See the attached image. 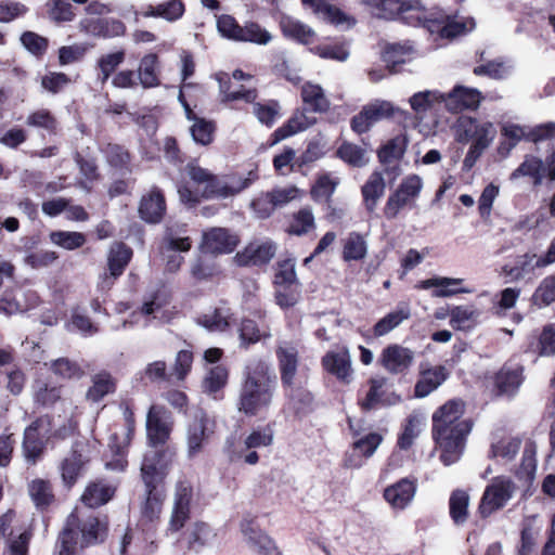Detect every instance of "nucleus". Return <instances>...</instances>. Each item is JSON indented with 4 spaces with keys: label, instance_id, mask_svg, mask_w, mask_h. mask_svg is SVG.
Returning a JSON list of instances; mask_svg holds the SVG:
<instances>
[{
    "label": "nucleus",
    "instance_id": "obj_31",
    "mask_svg": "<svg viewBox=\"0 0 555 555\" xmlns=\"http://www.w3.org/2000/svg\"><path fill=\"white\" fill-rule=\"evenodd\" d=\"M522 383L520 367H502L495 375V386L501 395H513Z\"/></svg>",
    "mask_w": 555,
    "mask_h": 555
},
{
    "label": "nucleus",
    "instance_id": "obj_9",
    "mask_svg": "<svg viewBox=\"0 0 555 555\" xmlns=\"http://www.w3.org/2000/svg\"><path fill=\"white\" fill-rule=\"evenodd\" d=\"M192 500V485L186 480L177 482L173 493L172 511L168 524L169 531L177 532L183 528L186 520L190 518Z\"/></svg>",
    "mask_w": 555,
    "mask_h": 555
},
{
    "label": "nucleus",
    "instance_id": "obj_5",
    "mask_svg": "<svg viewBox=\"0 0 555 555\" xmlns=\"http://www.w3.org/2000/svg\"><path fill=\"white\" fill-rule=\"evenodd\" d=\"M185 170L190 179L203 188L202 196L205 198L232 197L258 179L257 173L253 170L246 177L231 176L220 179L195 163L188 164Z\"/></svg>",
    "mask_w": 555,
    "mask_h": 555
},
{
    "label": "nucleus",
    "instance_id": "obj_43",
    "mask_svg": "<svg viewBox=\"0 0 555 555\" xmlns=\"http://www.w3.org/2000/svg\"><path fill=\"white\" fill-rule=\"evenodd\" d=\"M411 55L412 51L410 47L390 44L384 48V64L391 73H397V67L410 61Z\"/></svg>",
    "mask_w": 555,
    "mask_h": 555
},
{
    "label": "nucleus",
    "instance_id": "obj_13",
    "mask_svg": "<svg viewBox=\"0 0 555 555\" xmlns=\"http://www.w3.org/2000/svg\"><path fill=\"white\" fill-rule=\"evenodd\" d=\"M414 351L402 345L393 344L384 349V370L391 374L403 375L414 361Z\"/></svg>",
    "mask_w": 555,
    "mask_h": 555
},
{
    "label": "nucleus",
    "instance_id": "obj_38",
    "mask_svg": "<svg viewBox=\"0 0 555 555\" xmlns=\"http://www.w3.org/2000/svg\"><path fill=\"white\" fill-rule=\"evenodd\" d=\"M232 313L225 306L216 308L212 312L204 314L199 323L211 332H222L229 327Z\"/></svg>",
    "mask_w": 555,
    "mask_h": 555
},
{
    "label": "nucleus",
    "instance_id": "obj_64",
    "mask_svg": "<svg viewBox=\"0 0 555 555\" xmlns=\"http://www.w3.org/2000/svg\"><path fill=\"white\" fill-rule=\"evenodd\" d=\"M26 124L31 127L44 129L48 132H54L57 125L55 117L44 108L30 113L27 116Z\"/></svg>",
    "mask_w": 555,
    "mask_h": 555
},
{
    "label": "nucleus",
    "instance_id": "obj_60",
    "mask_svg": "<svg viewBox=\"0 0 555 555\" xmlns=\"http://www.w3.org/2000/svg\"><path fill=\"white\" fill-rule=\"evenodd\" d=\"M520 440L518 438L503 439L491 447V456L501 457L511 461L515 457L520 449Z\"/></svg>",
    "mask_w": 555,
    "mask_h": 555
},
{
    "label": "nucleus",
    "instance_id": "obj_20",
    "mask_svg": "<svg viewBox=\"0 0 555 555\" xmlns=\"http://www.w3.org/2000/svg\"><path fill=\"white\" fill-rule=\"evenodd\" d=\"M210 420L208 416L198 411L194 414L192 423L188 428V453L190 456L196 455L203 448L204 442L210 433Z\"/></svg>",
    "mask_w": 555,
    "mask_h": 555
},
{
    "label": "nucleus",
    "instance_id": "obj_59",
    "mask_svg": "<svg viewBox=\"0 0 555 555\" xmlns=\"http://www.w3.org/2000/svg\"><path fill=\"white\" fill-rule=\"evenodd\" d=\"M338 156L352 166H363L366 164V152L352 143H344L337 151Z\"/></svg>",
    "mask_w": 555,
    "mask_h": 555
},
{
    "label": "nucleus",
    "instance_id": "obj_8",
    "mask_svg": "<svg viewBox=\"0 0 555 555\" xmlns=\"http://www.w3.org/2000/svg\"><path fill=\"white\" fill-rule=\"evenodd\" d=\"M423 180L417 175L405 177L398 189L388 197L386 212L389 218H395L401 209L411 205L420 195Z\"/></svg>",
    "mask_w": 555,
    "mask_h": 555
},
{
    "label": "nucleus",
    "instance_id": "obj_62",
    "mask_svg": "<svg viewBox=\"0 0 555 555\" xmlns=\"http://www.w3.org/2000/svg\"><path fill=\"white\" fill-rule=\"evenodd\" d=\"M295 261L292 259L279 263L275 273V286L300 285L295 271Z\"/></svg>",
    "mask_w": 555,
    "mask_h": 555
},
{
    "label": "nucleus",
    "instance_id": "obj_35",
    "mask_svg": "<svg viewBox=\"0 0 555 555\" xmlns=\"http://www.w3.org/2000/svg\"><path fill=\"white\" fill-rule=\"evenodd\" d=\"M125 51L119 50L106 54H102L95 63V67L99 70L98 81L104 85L116 68L125 61Z\"/></svg>",
    "mask_w": 555,
    "mask_h": 555
},
{
    "label": "nucleus",
    "instance_id": "obj_46",
    "mask_svg": "<svg viewBox=\"0 0 555 555\" xmlns=\"http://www.w3.org/2000/svg\"><path fill=\"white\" fill-rule=\"evenodd\" d=\"M49 237L54 245L67 250L77 249L86 243V236L80 232L53 231Z\"/></svg>",
    "mask_w": 555,
    "mask_h": 555
},
{
    "label": "nucleus",
    "instance_id": "obj_27",
    "mask_svg": "<svg viewBox=\"0 0 555 555\" xmlns=\"http://www.w3.org/2000/svg\"><path fill=\"white\" fill-rule=\"evenodd\" d=\"M280 26L285 37L304 44L311 43L315 37V33L311 27L292 16H282Z\"/></svg>",
    "mask_w": 555,
    "mask_h": 555
},
{
    "label": "nucleus",
    "instance_id": "obj_49",
    "mask_svg": "<svg viewBox=\"0 0 555 555\" xmlns=\"http://www.w3.org/2000/svg\"><path fill=\"white\" fill-rule=\"evenodd\" d=\"M409 143L405 130L401 131L384 144V163L402 158Z\"/></svg>",
    "mask_w": 555,
    "mask_h": 555
},
{
    "label": "nucleus",
    "instance_id": "obj_6",
    "mask_svg": "<svg viewBox=\"0 0 555 555\" xmlns=\"http://www.w3.org/2000/svg\"><path fill=\"white\" fill-rule=\"evenodd\" d=\"M172 430V417L169 411L160 405H152L146 415V435L151 449L146 451L144 456L152 452L167 451L170 454L169 463L171 462L173 452L165 447Z\"/></svg>",
    "mask_w": 555,
    "mask_h": 555
},
{
    "label": "nucleus",
    "instance_id": "obj_10",
    "mask_svg": "<svg viewBox=\"0 0 555 555\" xmlns=\"http://www.w3.org/2000/svg\"><path fill=\"white\" fill-rule=\"evenodd\" d=\"M323 369L338 382L349 385L353 380L354 371L348 348L327 351L322 358Z\"/></svg>",
    "mask_w": 555,
    "mask_h": 555
},
{
    "label": "nucleus",
    "instance_id": "obj_11",
    "mask_svg": "<svg viewBox=\"0 0 555 555\" xmlns=\"http://www.w3.org/2000/svg\"><path fill=\"white\" fill-rule=\"evenodd\" d=\"M49 421L47 417H39L33 422L24 431L23 451L28 463L35 464L44 450L43 438L47 434Z\"/></svg>",
    "mask_w": 555,
    "mask_h": 555
},
{
    "label": "nucleus",
    "instance_id": "obj_40",
    "mask_svg": "<svg viewBox=\"0 0 555 555\" xmlns=\"http://www.w3.org/2000/svg\"><path fill=\"white\" fill-rule=\"evenodd\" d=\"M114 390L115 382L112 375L107 372H101L93 376L92 386L87 392V398L93 402H98Z\"/></svg>",
    "mask_w": 555,
    "mask_h": 555
},
{
    "label": "nucleus",
    "instance_id": "obj_52",
    "mask_svg": "<svg viewBox=\"0 0 555 555\" xmlns=\"http://www.w3.org/2000/svg\"><path fill=\"white\" fill-rule=\"evenodd\" d=\"M217 30L221 37L237 41L242 33V26L230 14H221L216 16Z\"/></svg>",
    "mask_w": 555,
    "mask_h": 555
},
{
    "label": "nucleus",
    "instance_id": "obj_25",
    "mask_svg": "<svg viewBox=\"0 0 555 555\" xmlns=\"http://www.w3.org/2000/svg\"><path fill=\"white\" fill-rule=\"evenodd\" d=\"M546 167L544 162L529 154L524 157L522 163L511 173L509 180L514 181L521 177H528L532 179L534 186H539L543 182Z\"/></svg>",
    "mask_w": 555,
    "mask_h": 555
},
{
    "label": "nucleus",
    "instance_id": "obj_7",
    "mask_svg": "<svg viewBox=\"0 0 555 555\" xmlns=\"http://www.w3.org/2000/svg\"><path fill=\"white\" fill-rule=\"evenodd\" d=\"M516 490L515 483L505 477H495L483 491L479 504V513L482 517L490 516L493 512L503 508L513 498Z\"/></svg>",
    "mask_w": 555,
    "mask_h": 555
},
{
    "label": "nucleus",
    "instance_id": "obj_54",
    "mask_svg": "<svg viewBox=\"0 0 555 555\" xmlns=\"http://www.w3.org/2000/svg\"><path fill=\"white\" fill-rule=\"evenodd\" d=\"M450 324L457 330L465 328L467 324L479 317L474 306H457L450 311Z\"/></svg>",
    "mask_w": 555,
    "mask_h": 555
},
{
    "label": "nucleus",
    "instance_id": "obj_21",
    "mask_svg": "<svg viewBox=\"0 0 555 555\" xmlns=\"http://www.w3.org/2000/svg\"><path fill=\"white\" fill-rule=\"evenodd\" d=\"M242 533L247 544L261 555H282L270 537L263 533L251 521L242 524Z\"/></svg>",
    "mask_w": 555,
    "mask_h": 555
},
{
    "label": "nucleus",
    "instance_id": "obj_29",
    "mask_svg": "<svg viewBox=\"0 0 555 555\" xmlns=\"http://www.w3.org/2000/svg\"><path fill=\"white\" fill-rule=\"evenodd\" d=\"M165 244L163 254L167 259V270L175 272L183 261V257L176 253L188 251L191 248L190 238L168 236L165 240Z\"/></svg>",
    "mask_w": 555,
    "mask_h": 555
},
{
    "label": "nucleus",
    "instance_id": "obj_17",
    "mask_svg": "<svg viewBox=\"0 0 555 555\" xmlns=\"http://www.w3.org/2000/svg\"><path fill=\"white\" fill-rule=\"evenodd\" d=\"M88 461L83 453V444L76 443L72 453L60 465L62 481L66 487L70 488L76 483Z\"/></svg>",
    "mask_w": 555,
    "mask_h": 555
},
{
    "label": "nucleus",
    "instance_id": "obj_16",
    "mask_svg": "<svg viewBox=\"0 0 555 555\" xmlns=\"http://www.w3.org/2000/svg\"><path fill=\"white\" fill-rule=\"evenodd\" d=\"M236 244L237 237L223 228H212L203 233L202 249L205 253H232Z\"/></svg>",
    "mask_w": 555,
    "mask_h": 555
},
{
    "label": "nucleus",
    "instance_id": "obj_12",
    "mask_svg": "<svg viewBox=\"0 0 555 555\" xmlns=\"http://www.w3.org/2000/svg\"><path fill=\"white\" fill-rule=\"evenodd\" d=\"M273 442V431L269 427L257 428L249 433L242 446L237 450V455L244 459L249 465H255L259 461V455L255 449L269 447Z\"/></svg>",
    "mask_w": 555,
    "mask_h": 555
},
{
    "label": "nucleus",
    "instance_id": "obj_23",
    "mask_svg": "<svg viewBox=\"0 0 555 555\" xmlns=\"http://www.w3.org/2000/svg\"><path fill=\"white\" fill-rule=\"evenodd\" d=\"M276 358L283 385L292 386L298 365V351L296 347L288 343L281 344L276 349Z\"/></svg>",
    "mask_w": 555,
    "mask_h": 555
},
{
    "label": "nucleus",
    "instance_id": "obj_48",
    "mask_svg": "<svg viewBox=\"0 0 555 555\" xmlns=\"http://www.w3.org/2000/svg\"><path fill=\"white\" fill-rule=\"evenodd\" d=\"M532 301L540 308L555 302V273L542 280L532 295Z\"/></svg>",
    "mask_w": 555,
    "mask_h": 555
},
{
    "label": "nucleus",
    "instance_id": "obj_32",
    "mask_svg": "<svg viewBox=\"0 0 555 555\" xmlns=\"http://www.w3.org/2000/svg\"><path fill=\"white\" fill-rule=\"evenodd\" d=\"M301 98L308 108L315 113H322L328 109L330 101L323 89L319 85L306 82L301 87Z\"/></svg>",
    "mask_w": 555,
    "mask_h": 555
},
{
    "label": "nucleus",
    "instance_id": "obj_41",
    "mask_svg": "<svg viewBox=\"0 0 555 555\" xmlns=\"http://www.w3.org/2000/svg\"><path fill=\"white\" fill-rule=\"evenodd\" d=\"M475 21L470 17H448L444 25L439 29L442 38L453 39L473 30Z\"/></svg>",
    "mask_w": 555,
    "mask_h": 555
},
{
    "label": "nucleus",
    "instance_id": "obj_63",
    "mask_svg": "<svg viewBox=\"0 0 555 555\" xmlns=\"http://www.w3.org/2000/svg\"><path fill=\"white\" fill-rule=\"evenodd\" d=\"M410 317V305L408 302H399L395 310L384 317V334L392 331Z\"/></svg>",
    "mask_w": 555,
    "mask_h": 555
},
{
    "label": "nucleus",
    "instance_id": "obj_51",
    "mask_svg": "<svg viewBox=\"0 0 555 555\" xmlns=\"http://www.w3.org/2000/svg\"><path fill=\"white\" fill-rule=\"evenodd\" d=\"M366 254V243L358 233H350L344 244V259L345 260H359Z\"/></svg>",
    "mask_w": 555,
    "mask_h": 555
},
{
    "label": "nucleus",
    "instance_id": "obj_42",
    "mask_svg": "<svg viewBox=\"0 0 555 555\" xmlns=\"http://www.w3.org/2000/svg\"><path fill=\"white\" fill-rule=\"evenodd\" d=\"M444 93L437 90H425L414 93L409 102L416 114H424L429 111L434 104L443 102Z\"/></svg>",
    "mask_w": 555,
    "mask_h": 555
},
{
    "label": "nucleus",
    "instance_id": "obj_33",
    "mask_svg": "<svg viewBox=\"0 0 555 555\" xmlns=\"http://www.w3.org/2000/svg\"><path fill=\"white\" fill-rule=\"evenodd\" d=\"M28 494L35 506L39 509L47 508L53 501L54 494L50 481L34 479L28 483Z\"/></svg>",
    "mask_w": 555,
    "mask_h": 555
},
{
    "label": "nucleus",
    "instance_id": "obj_50",
    "mask_svg": "<svg viewBox=\"0 0 555 555\" xmlns=\"http://www.w3.org/2000/svg\"><path fill=\"white\" fill-rule=\"evenodd\" d=\"M228 380V371L221 365L214 366L209 370L203 380V389L208 393H216L222 389Z\"/></svg>",
    "mask_w": 555,
    "mask_h": 555
},
{
    "label": "nucleus",
    "instance_id": "obj_22",
    "mask_svg": "<svg viewBox=\"0 0 555 555\" xmlns=\"http://www.w3.org/2000/svg\"><path fill=\"white\" fill-rule=\"evenodd\" d=\"M448 377V371L443 365L425 367L421 366L420 378L415 385V397L424 398L436 390Z\"/></svg>",
    "mask_w": 555,
    "mask_h": 555
},
{
    "label": "nucleus",
    "instance_id": "obj_55",
    "mask_svg": "<svg viewBox=\"0 0 555 555\" xmlns=\"http://www.w3.org/2000/svg\"><path fill=\"white\" fill-rule=\"evenodd\" d=\"M275 254V246L266 242L258 245H249L245 250V256L253 264H262L269 262Z\"/></svg>",
    "mask_w": 555,
    "mask_h": 555
},
{
    "label": "nucleus",
    "instance_id": "obj_19",
    "mask_svg": "<svg viewBox=\"0 0 555 555\" xmlns=\"http://www.w3.org/2000/svg\"><path fill=\"white\" fill-rule=\"evenodd\" d=\"M481 100V93L477 89L456 86L444 94L443 102L450 112H460L463 109H475Z\"/></svg>",
    "mask_w": 555,
    "mask_h": 555
},
{
    "label": "nucleus",
    "instance_id": "obj_28",
    "mask_svg": "<svg viewBox=\"0 0 555 555\" xmlns=\"http://www.w3.org/2000/svg\"><path fill=\"white\" fill-rule=\"evenodd\" d=\"M302 3L311 8L314 13L335 25H346L350 27L354 24V21L350 16L346 15L336 7L325 3L324 0H302Z\"/></svg>",
    "mask_w": 555,
    "mask_h": 555
},
{
    "label": "nucleus",
    "instance_id": "obj_4",
    "mask_svg": "<svg viewBox=\"0 0 555 555\" xmlns=\"http://www.w3.org/2000/svg\"><path fill=\"white\" fill-rule=\"evenodd\" d=\"M169 457L170 454L167 451H152L143 457L141 476L147 498L142 508V516L149 521L157 519L162 512L164 495L157 487L167 474Z\"/></svg>",
    "mask_w": 555,
    "mask_h": 555
},
{
    "label": "nucleus",
    "instance_id": "obj_24",
    "mask_svg": "<svg viewBox=\"0 0 555 555\" xmlns=\"http://www.w3.org/2000/svg\"><path fill=\"white\" fill-rule=\"evenodd\" d=\"M165 209L166 205L163 194L159 190L153 189L147 195L142 197L139 214L146 222L157 223L162 220Z\"/></svg>",
    "mask_w": 555,
    "mask_h": 555
},
{
    "label": "nucleus",
    "instance_id": "obj_39",
    "mask_svg": "<svg viewBox=\"0 0 555 555\" xmlns=\"http://www.w3.org/2000/svg\"><path fill=\"white\" fill-rule=\"evenodd\" d=\"M382 116V105L372 104L365 106L357 116L351 120V128L357 133H363L370 129L371 126L376 124Z\"/></svg>",
    "mask_w": 555,
    "mask_h": 555
},
{
    "label": "nucleus",
    "instance_id": "obj_53",
    "mask_svg": "<svg viewBox=\"0 0 555 555\" xmlns=\"http://www.w3.org/2000/svg\"><path fill=\"white\" fill-rule=\"evenodd\" d=\"M529 350L538 352L539 356H554L555 328L552 325L545 326L539 336L538 343L531 344Z\"/></svg>",
    "mask_w": 555,
    "mask_h": 555
},
{
    "label": "nucleus",
    "instance_id": "obj_34",
    "mask_svg": "<svg viewBox=\"0 0 555 555\" xmlns=\"http://www.w3.org/2000/svg\"><path fill=\"white\" fill-rule=\"evenodd\" d=\"M314 118H311L309 116H307L305 113H296L288 121L286 125L278 128L274 133H273V137H274V140H273V144L275 143H279L280 141L293 135V134H296L300 131H304L306 130L307 128H309L311 125L314 124Z\"/></svg>",
    "mask_w": 555,
    "mask_h": 555
},
{
    "label": "nucleus",
    "instance_id": "obj_30",
    "mask_svg": "<svg viewBox=\"0 0 555 555\" xmlns=\"http://www.w3.org/2000/svg\"><path fill=\"white\" fill-rule=\"evenodd\" d=\"M138 78L143 88H154L160 85L158 78V57L155 53L144 55L139 64Z\"/></svg>",
    "mask_w": 555,
    "mask_h": 555
},
{
    "label": "nucleus",
    "instance_id": "obj_26",
    "mask_svg": "<svg viewBox=\"0 0 555 555\" xmlns=\"http://www.w3.org/2000/svg\"><path fill=\"white\" fill-rule=\"evenodd\" d=\"M116 488L104 480L90 482L82 495L81 501L91 508L107 503L114 495Z\"/></svg>",
    "mask_w": 555,
    "mask_h": 555
},
{
    "label": "nucleus",
    "instance_id": "obj_3",
    "mask_svg": "<svg viewBox=\"0 0 555 555\" xmlns=\"http://www.w3.org/2000/svg\"><path fill=\"white\" fill-rule=\"evenodd\" d=\"M80 546L101 543L107 535V524L93 513L75 508L67 517L65 527L56 542L57 555H77V534Z\"/></svg>",
    "mask_w": 555,
    "mask_h": 555
},
{
    "label": "nucleus",
    "instance_id": "obj_15",
    "mask_svg": "<svg viewBox=\"0 0 555 555\" xmlns=\"http://www.w3.org/2000/svg\"><path fill=\"white\" fill-rule=\"evenodd\" d=\"M132 257V249L124 243H114L107 254V267L109 275L105 274L102 281V287L109 288L113 280L120 276Z\"/></svg>",
    "mask_w": 555,
    "mask_h": 555
},
{
    "label": "nucleus",
    "instance_id": "obj_61",
    "mask_svg": "<svg viewBox=\"0 0 555 555\" xmlns=\"http://www.w3.org/2000/svg\"><path fill=\"white\" fill-rule=\"evenodd\" d=\"M338 184V180L330 173L320 175L312 188V195L317 199L327 201Z\"/></svg>",
    "mask_w": 555,
    "mask_h": 555
},
{
    "label": "nucleus",
    "instance_id": "obj_37",
    "mask_svg": "<svg viewBox=\"0 0 555 555\" xmlns=\"http://www.w3.org/2000/svg\"><path fill=\"white\" fill-rule=\"evenodd\" d=\"M463 283L462 279L453 278H434L422 281L420 288L428 289L435 287L434 296L436 297H449L457 293H467L466 289H454L452 286L460 285Z\"/></svg>",
    "mask_w": 555,
    "mask_h": 555
},
{
    "label": "nucleus",
    "instance_id": "obj_36",
    "mask_svg": "<svg viewBox=\"0 0 555 555\" xmlns=\"http://www.w3.org/2000/svg\"><path fill=\"white\" fill-rule=\"evenodd\" d=\"M469 495L464 490H454L449 500L450 516L455 525H463L468 518Z\"/></svg>",
    "mask_w": 555,
    "mask_h": 555
},
{
    "label": "nucleus",
    "instance_id": "obj_56",
    "mask_svg": "<svg viewBox=\"0 0 555 555\" xmlns=\"http://www.w3.org/2000/svg\"><path fill=\"white\" fill-rule=\"evenodd\" d=\"M314 228V216L309 207L301 208L294 215V219L289 227V233L302 235Z\"/></svg>",
    "mask_w": 555,
    "mask_h": 555
},
{
    "label": "nucleus",
    "instance_id": "obj_57",
    "mask_svg": "<svg viewBox=\"0 0 555 555\" xmlns=\"http://www.w3.org/2000/svg\"><path fill=\"white\" fill-rule=\"evenodd\" d=\"M511 72L512 66L503 61H491L474 68L475 75H485L493 79H504L511 74Z\"/></svg>",
    "mask_w": 555,
    "mask_h": 555
},
{
    "label": "nucleus",
    "instance_id": "obj_18",
    "mask_svg": "<svg viewBox=\"0 0 555 555\" xmlns=\"http://www.w3.org/2000/svg\"><path fill=\"white\" fill-rule=\"evenodd\" d=\"M415 493V481L403 478L392 486L384 489V499L393 509L402 511L411 504Z\"/></svg>",
    "mask_w": 555,
    "mask_h": 555
},
{
    "label": "nucleus",
    "instance_id": "obj_1",
    "mask_svg": "<svg viewBox=\"0 0 555 555\" xmlns=\"http://www.w3.org/2000/svg\"><path fill=\"white\" fill-rule=\"evenodd\" d=\"M464 402L453 399L446 402L433 415V434L441 449L440 460L446 466L459 461L472 424L462 420Z\"/></svg>",
    "mask_w": 555,
    "mask_h": 555
},
{
    "label": "nucleus",
    "instance_id": "obj_45",
    "mask_svg": "<svg viewBox=\"0 0 555 555\" xmlns=\"http://www.w3.org/2000/svg\"><path fill=\"white\" fill-rule=\"evenodd\" d=\"M364 204L370 212H374L382 194V173L375 171L362 188Z\"/></svg>",
    "mask_w": 555,
    "mask_h": 555
},
{
    "label": "nucleus",
    "instance_id": "obj_58",
    "mask_svg": "<svg viewBox=\"0 0 555 555\" xmlns=\"http://www.w3.org/2000/svg\"><path fill=\"white\" fill-rule=\"evenodd\" d=\"M520 296V289L516 287H507L504 288L499 295H498V301L493 304L492 310L493 313L502 317L505 314V312L509 309H512L518 298Z\"/></svg>",
    "mask_w": 555,
    "mask_h": 555
},
{
    "label": "nucleus",
    "instance_id": "obj_47",
    "mask_svg": "<svg viewBox=\"0 0 555 555\" xmlns=\"http://www.w3.org/2000/svg\"><path fill=\"white\" fill-rule=\"evenodd\" d=\"M272 40L271 34L259 24L249 22L242 26L238 42H251L266 46Z\"/></svg>",
    "mask_w": 555,
    "mask_h": 555
},
{
    "label": "nucleus",
    "instance_id": "obj_44",
    "mask_svg": "<svg viewBox=\"0 0 555 555\" xmlns=\"http://www.w3.org/2000/svg\"><path fill=\"white\" fill-rule=\"evenodd\" d=\"M214 538L215 533L207 524L196 522L189 532V548L194 552H199L203 547L209 545Z\"/></svg>",
    "mask_w": 555,
    "mask_h": 555
},
{
    "label": "nucleus",
    "instance_id": "obj_2",
    "mask_svg": "<svg viewBox=\"0 0 555 555\" xmlns=\"http://www.w3.org/2000/svg\"><path fill=\"white\" fill-rule=\"evenodd\" d=\"M276 377L262 360L250 361L245 369V378L240 390L237 409L248 416L267 411L272 402Z\"/></svg>",
    "mask_w": 555,
    "mask_h": 555
},
{
    "label": "nucleus",
    "instance_id": "obj_14",
    "mask_svg": "<svg viewBox=\"0 0 555 555\" xmlns=\"http://www.w3.org/2000/svg\"><path fill=\"white\" fill-rule=\"evenodd\" d=\"M81 29L90 36L114 38L125 35V24L115 18L88 17L80 22Z\"/></svg>",
    "mask_w": 555,
    "mask_h": 555
}]
</instances>
